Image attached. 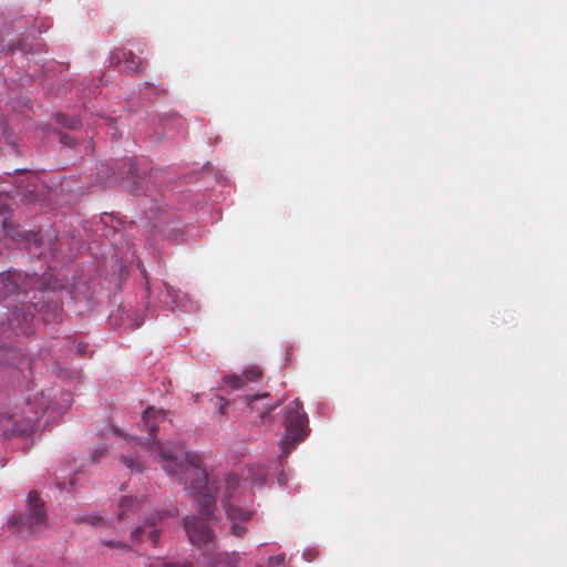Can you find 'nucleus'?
<instances>
[{
  "label": "nucleus",
  "mask_w": 567,
  "mask_h": 567,
  "mask_svg": "<svg viewBox=\"0 0 567 567\" xmlns=\"http://www.w3.org/2000/svg\"><path fill=\"white\" fill-rule=\"evenodd\" d=\"M137 445L147 446L154 458L162 462L163 470L171 476H175L179 483L187 485L197 495L199 513L203 518L186 516L183 520L184 528L190 543L197 546L204 554H209L215 548V536L208 526L213 517L216 497L207 483V474L203 468L202 458L194 452L174 453L164 447L155 437L144 442L142 439L132 437Z\"/></svg>",
  "instance_id": "f257e3e1"
},
{
  "label": "nucleus",
  "mask_w": 567,
  "mask_h": 567,
  "mask_svg": "<svg viewBox=\"0 0 567 567\" xmlns=\"http://www.w3.org/2000/svg\"><path fill=\"white\" fill-rule=\"evenodd\" d=\"M52 293L35 274L23 275L12 269L0 274V298L14 297L11 317L22 332H29L37 312H43L45 321L58 319L61 307L53 302Z\"/></svg>",
  "instance_id": "f03ea898"
},
{
  "label": "nucleus",
  "mask_w": 567,
  "mask_h": 567,
  "mask_svg": "<svg viewBox=\"0 0 567 567\" xmlns=\"http://www.w3.org/2000/svg\"><path fill=\"white\" fill-rule=\"evenodd\" d=\"M10 532L20 538H29L42 534L48 527L44 502L35 491L28 494L24 514L13 515L9 522Z\"/></svg>",
  "instance_id": "7ed1b4c3"
},
{
  "label": "nucleus",
  "mask_w": 567,
  "mask_h": 567,
  "mask_svg": "<svg viewBox=\"0 0 567 567\" xmlns=\"http://www.w3.org/2000/svg\"><path fill=\"white\" fill-rule=\"evenodd\" d=\"M308 419L302 403L296 399L288 406L285 417V434L279 442L280 458L289 455L290 451L302 441L307 434Z\"/></svg>",
  "instance_id": "20e7f679"
},
{
  "label": "nucleus",
  "mask_w": 567,
  "mask_h": 567,
  "mask_svg": "<svg viewBox=\"0 0 567 567\" xmlns=\"http://www.w3.org/2000/svg\"><path fill=\"white\" fill-rule=\"evenodd\" d=\"M239 483L240 480L236 474H229L225 481L226 496L223 498L227 517L231 520L230 532L236 537H243L246 534L247 528L241 523L248 522L252 517V512L243 509L233 502V492L239 486Z\"/></svg>",
  "instance_id": "39448f33"
},
{
  "label": "nucleus",
  "mask_w": 567,
  "mask_h": 567,
  "mask_svg": "<svg viewBox=\"0 0 567 567\" xmlns=\"http://www.w3.org/2000/svg\"><path fill=\"white\" fill-rule=\"evenodd\" d=\"M262 378V371L257 365L248 367L243 374H233L224 378L225 384L234 390L244 389L250 383H257Z\"/></svg>",
  "instance_id": "423d86ee"
},
{
  "label": "nucleus",
  "mask_w": 567,
  "mask_h": 567,
  "mask_svg": "<svg viewBox=\"0 0 567 567\" xmlns=\"http://www.w3.org/2000/svg\"><path fill=\"white\" fill-rule=\"evenodd\" d=\"M247 404L252 410L259 413L260 422L266 423L270 413L280 405V401L265 402L270 399L269 394L247 396Z\"/></svg>",
  "instance_id": "0eeeda50"
},
{
  "label": "nucleus",
  "mask_w": 567,
  "mask_h": 567,
  "mask_svg": "<svg viewBox=\"0 0 567 567\" xmlns=\"http://www.w3.org/2000/svg\"><path fill=\"white\" fill-rule=\"evenodd\" d=\"M142 498L136 497H123L117 506L116 517L120 522L131 519L142 508Z\"/></svg>",
  "instance_id": "6e6552de"
},
{
  "label": "nucleus",
  "mask_w": 567,
  "mask_h": 567,
  "mask_svg": "<svg viewBox=\"0 0 567 567\" xmlns=\"http://www.w3.org/2000/svg\"><path fill=\"white\" fill-rule=\"evenodd\" d=\"M164 420L165 411L156 410L154 406H148L145 409L142 415V422L152 435H155L158 430V423L163 422Z\"/></svg>",
  "instance_id": "1a4fd4ad"
},
{
  "label": "nucleus",
  "mask_w": 567,
  "mask_h": 567,
  "mask_svg": "<svg viewBox=\"0 0 567 567\" xmlns=\"http://www.w3.org/2000/svg\"><path fill=\"white\" fill-rule=\"evenodd\" d=\"M120 59L124 62L127 72L137 73L141 70L142 59L136 56L132 51L123 50Z\"/></svg>",
  "instance_id": "9d476101"
},
{
  "label": "nucleus",
  "mask_w": 567,
  "mask_h": 567,
  "mask_svg": "<svg viewBox=\"0 0 567 567\" xmlns=\"http://www.w3.org/2000/svg\"><path fill=\"white\" fill-rule=\"evenodd\" d=\"M177 514V508L176 507H173L172 509H168V511H158L152 515H150L146 519H145V526H148V527H154L158 522H161L164 517H167V516H174Z\"/></svg>",
  "instance_id": "9b49d317"
},
{
  "label": "nucleus",
  "mask_w": 567,
  "mask_h": 567,
  "mask_svg": "<svg viewBox=\"0 0 567 567\" xmlns=\"http://www.w3.org/2000/svg\"><path fill=\"white\" fill-rule=\"evenodd\" d=\"M121 460L132 472H142L144 470V465L137 456L122 455Z\"/></svg>",
  "instance_id": "f8f14e48"
},
{
  "label": "nucleus",
  "mask_w": 567,
  "mask_h": 567,
  "mask_svg": "<svg viewBox=\"0 0 567 567\" xmlns=\"http://www.w3.org/2000/svg\"><path fill=\"white\" fill-rule=\"evenodd\" d=\"M248 474L256 485H262L267 476V472L262 466L249 467Z\"/></svg>",
  "instance_id": "ddd939ff"
},
{
  "label": "nucleus",
  "mask_w": 567,
  "mask_h": 567,
  "mask_svg": "<svg viewBox=\"0 0 567 567\" xmlns=\"http://www.w3.org/2000/svg\"><path fill=\"white\" fill-rule=\"evenodd\" d=\"M56 120L61 125L71 130H76L81 126V120L78 116L69 117L65 114H58Z\"/></svg>",
  "instance_id": "4468645a"
},
{
  "label": "nucleus",
  "mask_w": 567,
  "mask_h": 567,
  "mask_svg": "<svg viewBox=\"0 0 567 567\" xmlns=\"http://www.w3.org/2000/svg\"><path fill=\"white\" fill-rule=\"evenodd\" d=\"M147 567H193L190 563H174L164 558H156Z\"/></svg>",
  "instance_id": "2eb2a0df"
},
{
  "label": "nucleus",
  "mask_w": 567,
  "mask_h": 567,
  "mask_svg": "<svg viewBox=\"0 0 567 567\" xmlns=\"http://www.w3.org/2000/svg\"><path fill=\"white\" fill-rule=\"evenodd\" d=\"M33 427H34V420L28 419L21 426L18 424H14L13 433L27 436L33 431Z\"/></svg>",
  "instance_id": "dca6fc26"
},
{
  "label": "nucleus",
  "mask_w": 567,
  "mask_h": 567,
  "mask_svg": "<svg viewBox=\"0 0 567 567\" xmlns=\"http://www.w3.org/2000/svg\"><path fill=\"white\" fill-rule=\"evenodd\" d=\"M74 523H86L92 526H99L103 523V518L97 515H85L74 517Z\"/></svg>",
  "instance_id": "f3484780"
},
{
  "label": "nucleus",
  "mask_w": 567,
  "mask_h": 567,
  "mask_svg": "<svg viewBox=\"0 0 567 567\" xmlns=\"http://www.w3.org/2000/svg\"><path fill=\"white\" fill-rule=\"evenodd\" d=\"M213 567H238V563L228 555H224L218 556V559Z\"/></svg>",
  "instance_id": "a211bd4d"
},
{
  "label": "nucleus",
  "mask_w": 567,
  "mask_h": 567,
  "mask_svg": "<svg viewBox=\"0 0 567 567\" xmlns=\"http://www.w3.org/2000/svg\"><path fill=\"white\" fill-rule=\"evenodd\" d=\"M145 534V526H138L132 532L131 537L134 542L141 543Z\"/></svg>",
  "instance_id": "6ab92c4d"
},
{
  "label": "nucleus",
  "mask_w": 567,
  "mask_h": 567,
  "mask_svg": "<svg viewBox=\"0 0 567 567\" xmlns=\"http://www.w3.org/2000/svg\"><path fill=\"white\" fill-rule=\"evenodd\" d=\"M159 530L156 529V528H152L148 533H147V538L152 542L153 546H156L157 543H158V539H159Z\"/></svg>",
  "instance_id": "aec40b11"
},
{
  "label": "nucleus",
  "mask_w": 567,
  "mask_h": 567,
  "mask_svg": "<svg viewBox=\"0 0 567 567\" xmlns=\"http://www.w3.org/2000/svg\"><path fill=\"white\" fill-rule=\"evenodd\" d=\"M103 544L105 546H107V547H117V548H121L123 550H128L130 549V547L126 544L122 543V542L106 540Z\"/></svg>",
  "instance_id": "412c9836"
},
{
  "label": "nucleus",
  "mask_w": 567,
  "mask_h": 567,
  "mask_svg": "<svg viewBox=\"0 0 567 567\" xmlns=\"http://www.w3.org/2000/svg\"><path fill=\"white\" fill-rule=\"evenodd\" d=\"M284 561H285V555H277V556L269 557L270 565L280 566L284 564Z\"/></svg>",
  "instance_id": "4be33fe9"
},
{
  "label": "nucleus",
  "mask_w": 567,
  "mask_h": 567,
  "mask_svg": "<svg viewBox=\"0 0 567 567\" xmlns=\"http://www.w3.org/2000/svg\"><path fill=\"white\" fill-rule=\"evenodd\" d=\"M105 453V449H101V450H97L95 451V453L93 454V458H97L99 456H102L103 454Z\"/></svg>",
  "instance_id": "5701e85b"
},
{
  "label": "nucleus",
  "mask_w": 567,
  "mask_h": 567,
  "mask_svg": "<svg viewBox=\"0 0 567 567\" xmlns=\"http://www.w3.org/2000/svg\"><path fill=\"white\" fill-rule=\"evenodd\" d=\"M138 268L141 269L142 274H143V276H144V278L146 279V278H147V275H146V270H145V268L143 267V265H141V264H140V265H138Z\"/></svg>",
  "instance_id": "b1692460"
},
{
  "label": "nucleus",
  "mask_w": 567,
  "mask_h": 567,
  "mask_svg": "<svg viewBox=\"0 0 567 567\" xmlns=\"http://www.w3.org/2000/svg\"><path fill=\"white\" fill-rule=\"evenodd\" d=\"M142 323H143V321H142V320H140V321H137V322H135V323H134V327H135V328H138V327H141V326H142Z\"/></svg>",
  "instance_id": "393cba45"
},
{
  "label": "nucleus",
  "mask_w": 567,
  "mask_h": 567,
  "mask_svg": "<svg viewBox=\"0 0 567 567\" xmlns=\"http://www.w3.org/2000/svg\"><path fill=\"white\" fill-rule=\"evenodd\" d=\"M220 413L224 414L225 413V406H221L220 408Z\"/></svg>",
  "instance_id": "a878e982"
},
{
  "label": "nucleus",
  "mask_w": 567,
  "mask_h": 567,
  "mask_svg": "<svg viewBox=\"0 0 567 567\" xmlns=\"http://www.w3.org/2000/svg\"><path fill=\"white\" fill-rule=\"evenodd\" d=\"M83 350H84V347H80V348H79V352H81V353H82V351H83Z\"/></svg>",
  "instance_id": "bb28decb"
}]
</instances>
